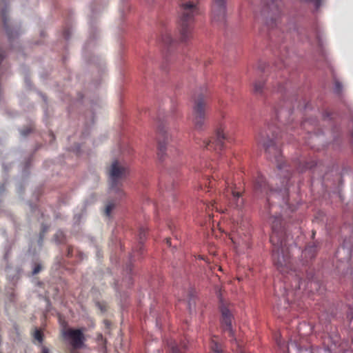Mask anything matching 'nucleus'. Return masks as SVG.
Instances as JSON below:
<instances>
[{
	"label": "nucleus",
	"mask_w": 353,
	"mask_h": 353,
	"mask_svg": "<svg viewBox=\"0 0 353 353\" xmlns=\"http://www.w3.org/2000/svg\"><path fill=\"white\" fill-rule=\"evenodd\" d=\"M34 337L37 339L39 343H42L43 339V333L39 330H35L34 333Z\"/></svg>",
	"instance_id": "obj_24"
},
{
	"label": "nucleus",
	"mask_w": 353,
	"mask_h": 353,
	"mask_svg": "<svg viewBox=\"0 0 353 353\" xmlns=\"http://www.w3.org/2000/svg\"><path fill=\"white\" fill-rule=\"evenodd\" d=\"M272 187H270L269 183H267L264 176L261 173H257V176L254 181V191L256 195H266L268 196V203L270 204L272 197L280 196L279 193H274Z\"/></svg>",
	"instance_id": "obj_9"
},
{
	"label": "nucleus",
	"mask_w": 353,
	"mask_h": 353,
	"mask_svg": "<svg viewBox=\"0 0 353 353\" xmlns=\"http://www.w3.org/2000/svg\"><path fill=\"white\" fill-rule=\"evenodd\" d=\"M210 353H224L221 344L218 341L215 336L210 340Z\"/></svg>",
	"instance_id": "obj_15"
},
{
	"label": "nucleus",
	"mask_w": 353,
	"mask_h": 353,
	"mask_svg": "<svg viewBox=\"0 0 353 353\" xmlns=\"http://www.w3.org/2000/svg\"><path fill=\"white\" fill-rule=\"evenodd\" d=\"M168 347L170 349L169 353H184L182 349H185L186 347L185 343L179 346L174 341H171L168 343Z\"/></svg>",
	"instance_id": "obj_19"
},
{
	"label": "nucleus",
	"mask_w": 353,
	"mask_h": 353,
	"mask_svg": "<svg viewBox=\"0 0 353 353\" xmlns=\"http://www.w3.org/2000/svg\"><path fill=\"white\" fill-rule=\"evenodd\" d=\"M305 2L312 3L316 9L319 8L321 6L322 0H303Z\"/></svg>",
	"instance_id": "obj_25"
},
{
	"label": "nucleus",
	"mask_w": 353,
	"mask_h": 353,
	"mask_svg": "<svg viewBox=\"0 0 353 353\" xmlns=\"http://www.w3.org/2000/svg\"><path fill=\"white\" fill-rule=\"evenodd\" d=\"M3 59V57L2 54H0V63H1Z\"/></svg>",
	"instance_id": "obj_37"
},
{
	"label": "nucleus",
	"mask_w": 353,
	"mask_h": 353,
	"mask_svg": "<svg viewBox=\"0 0 353 353\" xmlns=\"http://www.w3.org/2000/svg\"><path fill=\"white\" fill-rule=\"evenodd\" d=\"M294 281L296 283L295 288L299 289L300 288V279L298 278H296Z\"/></svg>",
	"instance_id": "obj_32"
},
{
	"label": "nucleus",
	"mask_w": 353,
	"mask_h": 353,
	"mask_svg": "<svg viewBox=\"0 0 353 353\" xmlns=\"http://www.w3.org/2000/svg\"><path fill=\"white\" fill-rule=\"evenodd\" d=\"M226 17L225 0H213L211 10V20L213 23H224Z\"/></svg>",
	"instance_id": "obj_10"
},
{
	"label": "nucleus",
	"mask_w": 353,
	"mask_h": 353,
	"mask_svg": "<svg viewBox=\"0 0 353 353\" xmlns=\"http://www.w3.org/2000/svg\"><path fill=\"white\" fill-rule=\"evenodd\" d=\"M207 182L208 188L220 190L221 188L225 187L222 192L224 203L228 202L231 206L238 209L243 206L244 201L241 197V193L230 186V182L228 179L218 181L213 176L212 179H208ZM205 186H207V183H205Z\"/></svg>",
	"instance_id": "obj_5"
},
{
	"label": "nucleus",
	"mask_w": 353,
	"mask_h": 353,
	"mask_svg": "<svg viewBox=\"0 0 353 353\" xmlns=\"http://www.w3.org/2000/svg\"><path fill=\"white\" fill-rule=\"evenodd\" d=\"M74 248L72 246H68V252H67V256L71 257L73 254Z\"/></svg>",
	"instance_id": "obj_29"
},
{
	"label": "nucleus",
	"mask_w": 353,
	"mask_h": 353,
	"mask_svg": "<svg viewBox=\"0 0 353 353\" xmlns=\"http://www.w3.org/2000/svg\"><path fill=\"white\" fill-rule=\"evenodd\" d=\"M179 39L188 42L192 38L195 17L201 14L200 0H179Z\"/></svg>",
	"instance_id": "obj_3"
},
{
	"label": "nucleus",
	"mask_w": 353,
	"mask_h": 353,
	"mask_svg": "<svg viewBox=\"0 0 353 353\" xmlns=\"http://www.w3.org/2000/svg\"><path fill=\"white\" fill-rule=\"evenodd\" d=\"M292 293H293V292L292 290H288L287 291L286 294H285L286 297L284 298L285 301H286L289 302V301H290L289 300V296Z\"/></svg>",
	"instance_id": "obj_30"
},
{
	"label": "nucleus",
	"mask_w": 353,
	"mask_h": 353,
	"mask_svg": "<svg viewBox=\"0 0 353 353\" xmlns=\"http://www.w3.org/2000/svg\"><path fill=\"white\" fill-rule=\"evenodd\" d=\"M289 345H291L292 347L294 346L296 347V345L294 343H290V344Z\"/></svg>",
	"instance_id": "obj_38"
},
{
	"label": "nucleus",
	"mask_w": 353,
	"mask_h": 353,
	"mask_svg": "<svg viewBox=\"0 0 353 353\" xmlns=\"http://www.w3.org/2000/svg\"><path fill=\"white\" fill-rule=\"evenodd\" d=\"M272 225L270 242L272 245V260L274 265L282 273H289L292 270V264L289 248L286 244L285 233L283 228L281 215L270 217Z\"/></svg>",
	"instance_id": "obj_2"
},
{
	"label": "nucleus",
	"mask_w": 353,
	"mask_h": 353,
	"mask_svg": "<svg viewBox=\"0 0 353 353\" xmlns=\"http://www.w3.org/2000/svg\"><path fill=\"white\" fill-rule=\"evenodd\" d=\"M6 190V188H5V185L4 184H1L0 185V194L1 193H3Z\"/></svg>",
	"instance_id": "obj_35"
},
{
	"label": "nucleus",
	"mask_w": 353,
	"mask_h": 353,
	"mask_svg": "<svg viewBox=\"0 0 353 353\" xmlns=\"http://www.w3.org/2000/svg\"><path fill=\"white\" fill-rule=\"evenodd\" d=\"M289 349H290V347L288 346V352H287V353H289Z\"/></svg>",
	"instance_id": "obj_40"
},
{
	"label": "nucleus",
	"mask_w": 353,
	"mask_h": 353,
	"mask_svg": "<svg viewBox=\"0 0 353 353\" xmlns=\"http://www.w3.org/2000/svg\"><path fill=\"white\" fill-rule=\"evenodd\" d=\"M221 313V325L224 332H227L230 336H233V330L232 328V315L228 307L221 302L220 305Z\"/></svg>",
	"instance_id": "obj_13"
},
{
	"label": "nucleus",
	"mask_w": 353,
	"mask_h": 353,
	"mask_svg": "<svg viewBox=\"0 0 353 353\" xmlns=\"http://www.w3.org/2000/svg\"><path fill=\"white\" fill-rule=\"evenodd\" d=\"M161 41L164 46H171L174 41L172 39L171 35L169 32H165L161 35Z\"/></svg>",
	"instance_id": "obj_20"
},
{
	"label": "nucleus",
	"mask_w": 353,
	"mask_h": 353,
	"mask_svg": "<svg viewBox=\"0 0 353 353\" xmlns=\"http://www.w3.org/2000/svg\"><path fill=\"white\" fill-rule=\"evenodd\" d=\"M264 86V81L263 80H258L254 83V92L256 94H261L263 92Z\"/></svg>",
	"instance_id": "obj_21"
},
{
	"label": "nucleus",
	"mask_w": 353,
	"mask_h": 353,
	"mask_svg": "<svg viewBox=\"0 0 353 353\" xmlns=\"http://www.w3.org/2000/svg\"><path fill=\"white\" fill-rule=\"evenodd\" d=\"M227 139L223 129L220 127L217 129L215 137L207 142H204L208 150H221L224 146V141Z\"/></svg>",
	"instance_id": "obj_12"
},
{
	"label": "nucleus",
	"mask_w": 353,
	"mask_h": 353,
	"mask_svg": "<svg viewBox=\"0 0 353 353\" xmlns=\"http://www.w3.org/2000/svg\"><path fill=\"white\" fill-rule=\"evenodd\" d=\"M232 241L233 242V243L237 247V246H241L243 244V241H241L239 239H236V237L234 236H232L230 237Z\"/></svg>",
	"instance_id": "obj_26"
},
{
	"label": "nucleus",
	"mask_w": 353,
	"mask_h": 353,
	"mask_svg": "<svg viewBox=\"0 0 353 353\" xmlns=\"http://www.w3.org/2000/svg\"><path fill=\"white\" fill-rule=\"evenodd\" d=\"M239 349L237 350L236 353H245L244 349L240 346L239 344H237Z\"/></svg>",
	"instance_id": "obj_33"
},
{
	"label": "nucleus",
	"mask_w": 353,
	"mask_h": 353,
	"mask_svg": "<svg viewBox=\"0 0 353 353\" xmlns=\"http://www.w3.org/2000/svg\"><path fill=\"white\" fill-rule=\"evenodd\" d=\"M166 243H167L168 245H170V239H169V238H167V239H166Z\"/></svg>",
	"instance_id": "obj_36"
},
{
	"label": "nucleus",
	"mask_w": 353,
	"mask_h": 353,
	"mask_svg": "<svg viewBox=\"0 0 353 353\" xmlns=\"http://www.w3.org/2000/svg\"><path fill=\"white\" fill-rule=\"evenodd\" d=\"M147 230L145 228H141L139 230V238L140 243H143V241L146 238Z\"/></svg>",
	"instance_id": "obj_23"
},
{
	"label": "nucleus",
	"mask_w": 353,
	"mask_h": 353,
	"mask_svg": "<svg viewBox=\"0 0 353 353\" xmlns=\"http://www.w3.org/2000/svg\"><path fill=\"white\" fill-rule=\"evenodd\" d=\"M222 117L224 118L225 117V115L223 114V113H222Z\"/></svg>",
	"instance_id": "obj_41"
},
{
	"label": "nucleus",
	"mask_w": 353,
	"mask_h": 353,
	"mask_svg": "<svg viewBox=\"0 0 353 353\" xmlns=\"http://www.w3.org/2000/svg\"><path fill=\"white\" fill-rule=\"evenodd\" d=\"M108 172L111 192L122 196L124 193L121 185L128 174V168L116 160L112 162Z\"/></svg>",
	"instance_id": "obj_6"
},
{
	"label": "nucleus",
	"mask_w": 353,
	"mask_h": 353,
	"mask_svg": "<svg viewBox=\"0 0 353 353\" xmlns=\"http://www.w3.org/2000/svg\"><path fill=\"white\" fill-rule=\"evenodd\" d=\"M317 252V248L314 243L307 245L305 250L302 252V256L305 259V261L312 259L315 257Z\"/></svg>",
	"instance_id": "obj_14"
},
{
	"label": "nucleus",
	"mask_w": 353,
	"mask_h": 353,
	"mask_svg": "<svg viewBox=\"0 0 353 353\" xmlns=\"http://www.w3.org/2000/svg\"><path fill=\"white\" fill-rule=\"evenodd\" d=\"M41 353H50V350L47 347L42 346Z\"/></svg>",
	"instance_id": "obj_31"
},
{
	"label": "nucleus",
	"mask_w": 353,
	"mask_h": 353,
	"mask_svg": "<svg viewBox=\"0 0 353 353\" xmlns=\"http://www.w3.org/2000/svg\"><path fill=\"white\" fill-rule=\"evenodd\" d=\"M277 139V135H274L272 134V138L269 137V134L267 132H261L257 138V141L259 144L261 145L267 153L268 158L271 161H274L277 165V169L279 171L278 174L280 176L278 178L281 183V187H276L274 189V193H279L280 196H272L270 204L268 203L270 206H273L274 203H276L274 201H279L280 199H282V203H280V205L282 203L288 205V199L286 197L288 193V181L291 175V168L290 165H287L283 159V157L281 155V149L279 146L278 143L276 141ZM277 179L271 178L270 183L271 185L273 184L274 181H276Z\"/></svg>",
	"instance_id": "obj_1"
},
{
	"label": "nucleus",
	"mask_w": 353,
	"mask_h": 353,
	"mask_svg": "<svg viewBox=\"0 0 353 353\" xmlns=\"http://www.w3.org/2000/svg\"><path fill=\"white\" fill-rule=\"evenodd\" d=\"M41 269V266L39 264L36 265L33 269L32 274H38L40 272Z\"/></svg>",
	"instance_id": "obj_28"
},
{
	"label": "nucleus",
	"mask_w": 353,
	"mask_h": 353,
	"mask_svg": "<svg viewBox=\"0 0 353 353\" xmlns=\"http://www.w3.org/2000/svg\"><path fill=\"white\" fill-rule=\"evenodd\" d=\"M275 111H276V118L280 122H284L285 121L284 119H285V117L287 116L290 115L291 113L290 110H287L283 108H278L276 109Z\"/></svg>",
	"instance_id": "obj_18"
},
{
	"label": "nucleus",
	"mask_w": 353,
	"mask_h": 353,
	"mask_svg": "<svg viewBox=\"0 0 353 353\" xmlns=\"http://www.w3.org/2000/svg\"><path fill=\"white\" fill-rule=\"evenodd\" d=\"M61 335L70 345V353H78L77 350L84 347L86 338L83 329L64 328Z\"/></svg>",
	"instance_id": "obj_7"
},
{
	"label": "nucleus",
	"mask_w": 353,
	"mask_h": 353,
	"mask_svg": "<svg viewBox=\"0 0 353 353\" xmlns=\"http://www.w3.org/2000/svg\"><path fill=\"white\" fill-rule=\"evenodd\" d=\"M1 15H2V19L3 21L4 27H5L6 33H7L9 39H12V38L18 36L19 34V30L13 31L12 30V28L10 27H9V26L8 25L7 17H6L5 11H3V10L2 11Z\"/></svg>",
	"instance_id": "obj_16"
},
{
	"label": "nucleus",
	"mask_w": 353,
	"mask_h": 353,
	"mask_svg": "<svg viewBox=\"0 0 353 353\" xmlns=\"http://www.w3.org/2000/svg\"><path fill=\"white\" fill-rule=\"evenodd\" d=\"M281 16L280 0H263L261 10L256 14L255 18L258 23L270 30L277 26Z\"/></svg>",
	"instance_id": "obj_4"
},
{
	"label": "nucleus",
	"mask_w": 353,
	"mask_h": 353,
	"mask_svg": "<svg viewBox=\"0 0 353 353\" xmlns=\"http://www.w3.org/2000/svg\"><path fill=\"white\" fill-rule=\"evenodd\" d=\"M30 129L28 128V129H26V130L21 131V134L23 136H26L27 134H28L30 133Z\"/></svg>",
	"instance_id": "obj_34"
},
{
	"label": "nucleus",
	"mask_w": 353,
	"mask_h": 353,
	"mask_svg": "<svg viewBox=\"0 0 353 353\" xmlns=\"http://www.w3.org/2000/svg\"><path fill=\"white\" fill-rule=\"evenodd\" d=\"M207 90H201L194 96L192 121L196 128H201L205 119V109L207 105Z\"/></svg>",
	"instance_id": "obj_8"
},
{
	"label": "nucleus",
	"mask_w": 353,
	"mask_h": 353,
	"mask_svg": "<svg viewBox=\"0 0 353 353\" xmlns=\"http://www.w3.org/2000/svg\"><path fill=\"white\" fill-rule=\"evenodd\" d=\"M203 206L205 207V210L207 214H208L209 219H210L212 217V216L210 213V211L211 210H213L214 209H215L216 211H217V212H224L221 208L219 207L218 201H215V200L209 203H203Z\"/></svg>",
	"instance_id": "obj_17"
},
{
	"label": "nucleus",
	"mask_w": 353,
	"mask_h": 353,
	"mask_svg": "<svg viewBox=\"0 0 353 353\" xmlns=\"http://www.w3.org/2000/svg\"><path fill=\"white\" fill-rule=\"evenodd\" d=\"M115 203L112 201H108L105 205V214L107 216H110L112 212V210L115 208Z\"/></svg>",
	"instance_id": "obj_22"
},
{
	"label": "nucleus",
	"mask_w": 353,
	"mask_h": 353,
	"mask_svg": "<svg viewBox=\"0 0 353 353\" xmlns=\"http://www.w3.org/2000/svg\"><path fill=\"white\" fill-rule=\"evenodd\" d=\"M157 155L161 161L164 160L166 154V145L170 139L169 134L165 126L159 125L157 129Z\"/></svg>",
	"instance_id": "obj_11"
},
{
	"label": "nucleus",
	"mask_w": 353,
	"mask_h": 353,
	"mask_svg": "<svg viewBox=\"0 0 353 353\" xmlns=\"http://www.w3.org/2000/svg\"><path fill=\"white\" fill-rule=\"evenodd\" d=\"M342 84L338 81H335V92H337V93H340L342 90Z\"/></svg>",
	"instance_id": "obj_27"
},
{
	"label": "nucleus",
	"mask_w": 353,
	"mask_h": 353,
	"mask_svg": "<svg viewBox=\"0 0 353 353\" xmlns=\"http://www.w3.org/2000/svg\"><path fill=\"white\" fill-rule=\"evenodd\" d=\"M199 259L205 261V259L203 256H199Z\"/></svg>",
	"instance_id": "obj_39"
}]
</instances>
